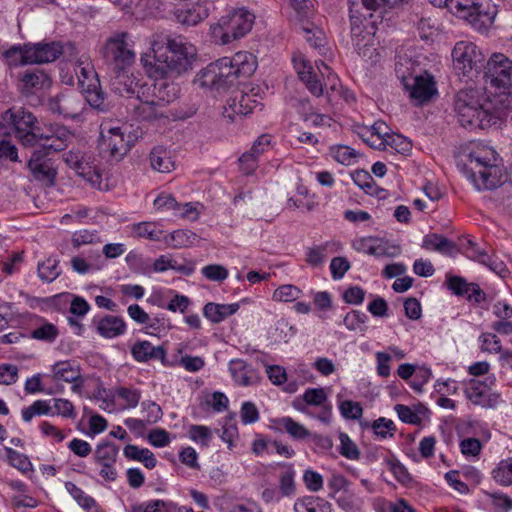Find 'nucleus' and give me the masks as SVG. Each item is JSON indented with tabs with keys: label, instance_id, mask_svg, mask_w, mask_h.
Instances as JSON below:
<instances>
[{
	"label": "nucleus",
	"instance_id": "nucleus-1",
	"mask_svg": "<svg viewBox=\"0 0 512 512\" xmlns=\"http://www.w3.org/2000/svg\"><path fill=\"white\" fill-rule=\"evenodd\" d=\"M153 56L141 57V63L149 76L165 78L169 74L181 75L192 69L197 50L182 36L165 33L153 35L151 42Z\"/></svg>",
	"mask_w": 512,
	"mask_h": 512
},
{
	"label": "nucleus",
	"instance_id": "nucleus-2",
	"mask_svg": "<svg viewBox=\"0 0 512 512\" xmlns=\"http://www.w3.org/2000/svg\"><path fill=\"white\" fill-rule=\"evenodd\" d=\"M99 53L103 63L116 79L124 77L136 59L134 41L127 31L113 32L105 39Z\"/></svg>",
	"mask_w": 512,
	"mask_h": 512
},
{
	"label": "nucleus",
	"instance_id": "nucleus-3",
	"mask_svg": "<svg viewBox=\"0 0 512 512\" xmlns=\"http://www.w3.org/2000/svg\"><path fill=\"white\" fill-rule=\"evenodd\" d=\"M454 109L460 125L468 130H484L496 124V117L490 113L477 99L474 91L457 93Z\"/></svg>",
	"mask_w": 512,
	"mask_h": 512
},
{
	"label": "nucleus",
	"instance_id": "nucleus-4",
	"mask_svg": "<svg viewBox=\"0 0 512 512\" xmlns=\"http://www.w3.org/2000/svg\"><path fill=\"white\" fill-rule=\"evenodd\" d=\"M444 7L479 32L486 31L494 21L495 11L491 0H449Z\"/></svg>",
	"mask_w": 512,
	"mask_h": 512
},
{
	"label": "nucleus",
	"instance_id": "nucleus-5",
	"mask_svg": "<svg viewBox=\"0 0 512 512\" xmlns=\"http://www.w3.org/2000/svg\"><path fill=\"white\" fill-rule=\"evenodd\" d=\"M62 54V46L57 42H40L13 46L5 52V57L14 65L42 64L55 61Z\"/></svg>",
	"mask_w": 512,
	"mask_h": 512
},
{
	"label": "nucleus",
	"instance_id": "nucleus-6",
	"mask_svg": "<svg viewBox=\"0 0 512 512\" xmlns=\"http://www.w3.org/2000/svg\"><path fill=\"white\" fill-rule=\"evenodd\" d=\"M255 16L247 10L239 9L222 16L211 26V33L222 45L237 40L249 33L254 24Z\"/></svg>",
	"mask_w": 512,
	"mask_h": 512
},
{
	"label": "nucleus",
	"instance_id": "nucleus-7",
	"mask_svg": "<svg viewBox=\"0 0 512 512\" xmlns=\"http://www.w3.org/2000/svg\"><path fill=\"white\" fill-rule=\"evenodd\" d=\"M464 171L478 190L496 189L507 181V174L501 166L490 164L475 153L469 155V164Z\"/></svg>",
	"mask_w": 512,
	"mask_h": 512
},
{
	"label": "nucleus",
	"instance_id": "nucleus-8",
	"mask_svg": "<svg viewBox=\"0 0 512 512\" xmlns=\"http://www.w3.org/2000/svg\"><path fill=\"white\" fill-rule=\"evenodd\" d=\"M231 63L229 57H223L210 63L197 73L194 83L201 88H209L218 92L228 89L237 80Z\"/></svg>",
	"mask_w": 512,
	"mask_h": 512
},
{
	"label": "nucleus",
	"instance_id": "nucleus-9",
	"mask_svg": "<svg viewBox=\"0 0 512 512\" xmlns=\"http://www.w3.org/2000/svg\"><path fill=\"white\" fill-rule=\"evenodd\" d=\"M484 80L500 93L512 90V60L502 53H494L484 65Z\"/></svg>",
	"mask_w": 512,
	"mask_h": 512
},
{
	"label": "nucleus",
	"instance_id": "nucleus-10",
	"mask_svg": "<svg viewBox=\"0 0 512 512\" xmlns=\"http://www.w3.org/2000/svg\"><path fill=\"white\" fill-rule=\"evenodd\" d=\"M406 0H348L350 22H351V35L355 38L364 37L365 27L363 20L367 16L372 17V11H377L382 8H394Z\"/></svg>",
	"mask_w": 512,
	"mask_h": 512
},
{
	"label": "nucleus",
	"instance_id": "nucleus-11",
	"mask_svg": "<svg viewBox=\"0 0 512 512\" xmlns=\"http://www.w3.org/2000/svg\"><path fill=\"white\" fill-rule=\"evenodd\" d=\"M3 120L9 123V127L14 130L15 137L25 147L36 145V136L38 128L36 117L24 108H10L3 113Z\"/></svg>",
	"mask_w": 512,
	"mask_h": 512
},
{
	"label": "nucleus",
	"instance_id": "nucleus-12",
	"mask_svg": "<svg viewBox=\"0 0 512 512\" xmlns=\"http://www.w3.org/2000/svg\"><path fill=\"white\" fill-rule=\"evenodd\" d=\"M455 70L467 75L473 70L478 72L484 68V56L474 43L461 41L452 50Z\"/></svg>",
	"mask_w": 512,
	"mask_h": 512
},
{
	"label": "nucleus",
	"instance_id": "nucleus-13",
	"mask_svg": "<svg viewBox=\"0 0 512 512\" xmlns=\"http://www.w3.org/2000/svg\"><path fill=\"white\" fill-rule=\"evenodd\" d=\"M101 137V150L108 153L110 162L117 163L121 161L134 144L132 136H125V131L121 127H110L107 129V134L102 129Z\"/></svg>",
	"mask_w": 512,
	"mask_h": 512
},
{
	"label": "nucleus",
	"instance_id": "nucleus-14",
	"mask_svg": "<svg viewBox=\"0 0 512 512\" xmlns=\"http://www.w3.org/2000/svg\"><path fill=\"white\" fill-rule=\"evenodd\" d=\"M48 108L51 112L64 117L76 118L83 108V95L74 90H67L48 100Z\"/></svg>",
	"mask_w": 512,
	"mask_h": 512
},
{
	"label": "nucleus",
	"instance_id": "nucleus-15",
	"mask_svg": "<svg viewBox=\"0 0 512 512\" xmlns=\"http://www.w3.org/2000/svg\"><path fill=\"white\" fill-rule=\"evenodd\" d=\"M126 107L136 120L154 121L168 117L164 109L156 106L145 91H142L141 95L138 94L136 98H131Z\"/></svg>",
	"mask_w": 512,
	"mask_h": 512
},
{
	"label": "nucleus",
	"instance_id": "nucleus-16",
	"mask_svg": "<svg viewBox=\"0 0 512 512\" xmlns=\"http://www.w3.org/2000/svg\"><path fill=\"white\" fill-rule=\"evenodd\" d=\"M155 79V82L147 88L146 95L155 102L156 106L163 109L177 98L178 88L174 83L168 82L164 78L158 77Z\"/></svg>",
	"mask_w": 512,
	"mask_h": 512
},
{
	"label": "nucleus",
	"instance_id": "nucleus-17",
	"mask_svg": "<svg viewBox=\"0 0 512 512\" xmlns=\"http://www.w3.org/2000/svg\"><path fill=\"white\" fill-rule=\"evenodd\" d=\"M406 90L412 99L416 100L418 104L431 99L437 93L433 77L425 72L423 75L416 76L412 79V84L405 83Z\"/></svg>",
	"mask_w": 512,
	"mask_h": 512
},
{
	"label": "nucleus",
	"instance_id": "nucleus-18",
	"mask_svg": "<svg viewBox=\"0 0 512 512\" xmlns=\"http://www.w3.org/2000/svg\"><path fill=\"white\" fill-rule=\"evenodd\" d=\"M209 6L210 3L207 1H197L191 5H186L176 10V19L183 25H197L208 17L210 11Z\"/></svg>",
	"mask_w": 512,
	"mask_h": 512
},
{
	"label": "nucleus",
	"instance_id": "nucleus-19",
	"mask_svg": "<svg viewBox=\"0 0 512 512\" xmlns=\"http://www.w3.org/2000/svg\"><path fill=\"white\" fill-rule=\"evenodd\" d=\"M20 89L25 94L50 87L51 78L43 70L31 69L19 74Z\"/></svg>",
	"mask_w": 512,
	"mask_h": 512
},
{
	"label": "nucleus",
	"instance_id": "nucleus-20",
	"mask_svg": "<svg viewBox=\"0 0 512 512\" xmlns=\"http://www.w3.org/2000/svg\"><path fill=\"white\" fill-rule=\"evenodd\" d=\"M231 376L239 385L250 386L259 382L258 371L242 359H233L229 363Z\"/></svg>",
	"mask_w": 512,
	"mask_h": 512
},
{
	"label": "nucleus",
	"instance_id": "nucleus-21",
	"mask_svg": "<svg viewBox=\"0 0 512 512\" xmlns=\"http://www.w3.org/2000/svg\"><path fill=\"white\" fill-rule=\"evenodd\" d=\"M256 95L247 94L240 92L239 95H236L234 98H230L227 101V106L225 107V115L234 120L233 115H248L253 111L254 108L258 107L260 104L254 99Z\"/></svg>",
	"mask_w": 512,
	"mask_h": 512
},
{
	"label": "nucleus",
	"instance_id": "nucleus-22",
	"mask_svg": "<svg viewBox=\"0 0 512 512\" xmlns=\"http://www.w3.org/2000/svg\"><path fill=\"white\" fill-rule=\"evenodd\" d=\"M81 87L83 101H86L93 109L99 112H106L110 109V104L106 101L105 93L102 91L98 80H92V83L87 85H84V81H81Z\"/></svg>",
	"mask_w": 512,
	"mask_h": 512
},
{
	"label": "nucleus",
	"instance_id": "nucleus-23",
	"mask_svg": "<svg viewBox=\"0 0 512 512\" xmlns=\"http://www.w3.org/2000/svg\"><path fill=\"white\" fill-rule=\"evenodd\" d=\"M134 359L138 362H146L151 359H159L162 364L168 365L166 350L163 346L154 347L149 341H138L131 349Z\"/></svg>",
	"mask_w": 512,
	"mask_h": 512
},
{
	"label": "nucleus",
	"instance_id": "nucleus-24",
	"mask_svg": "<svg viewBox=\"0 0 512 512\" xmlns=\"http://www.w3.org/2000/svg\"><path fill=\"white\" fill-rule=\"evenodd\" d=\"M231 67L234 68L236 78L250 77L256 71V57L249 52H238L230 58Z\"/></svg>",
	"mask_w": 512,
	"mask_h": 512
},
{
	"label": "nucleus",
	"instance_id": "nucleus-25",
	"mask_svg": "<svg viewBox=\"0 0 512 512\" xmlns=\"http://www.w3.org/2000/svg\"><path fill=\"white\" fill-rule=\"evenodd\" d=\"M239 309L238 303L233 304H217L209 302L203 308V315L212 323H220L227 317L235 314Z\"/></svg>",
	"mask_w": 512,
	"mask_h": 512
},
{
	"label": "nucleus",
	"instance_id": "nucleus-26",
	"mask_svg": "<svg viewBox=\"0 0 512 512\" xmlns=\"http://www.w3.org/2000/svg\"><path fill=\"white\" fill-rule=\"evenodd\" d=\"M422 247L426 250H434L445 255H452L456 251V244L437 233L428 234L424 237Z\"/></svg>",
	"mask_w": 512,
	"mask_h": 512
},
{
	"label": "nucleus",
	"instance_id": "nucleus-27",
	"mask_svg": "<svg viewBox=\"0 0 512 512\" xmlns=\"http://www.w3.org/2000/svg\"><path fill=\"white\" fill-rule=\"evenodd\" d=\"M125 330V322L120 317L114 315L105 316L97 325L98 333L106 338H113L122 335Z\"/></svg>",
	"mask_w": 512,
	"mask_h": 512
},
{
	"label": "nucleus",
	"instance_id": "nucleus-28",
	"mask_svg": "<svg viewBox=\"0 0 512 512\" xmlns=\"http://www.w3.org/2000/svg\"><path fill=\"white\" fill-rule=\"evenodd\" d=\"M52 132L54 135L51 136L53 138L52 142L44 143V148L53 152L63 151L74 137L67 127L58 124L52 125Z\"/></svg>",
	"mask_w": 512,
	"mask_h": 512
},
{
	"label": "nucleus",
	"instance_id": "nucleus-29",
	"mask_svg": "<svg viewBox=\"0 0 512 512\" xmlns=\"http://www.w3.org/2000/svg\"><path fill=\"white\" fill-rule=\"evenodd\" d=\"M462 245L469 258L487 265L491 270L501 275V272L497 270L498 264L492 261L487 252L484 249H481L477 243L471 239H467Z\"/></svg>",
	"mask_w": 512,
	"mask_h": 512
},
{
	"label": "nucleus",
	"instance_id": "nucleus-30",
	"mask_svg": "<svg viewBox=\"0 0 512 512\" xmlns=\"http://www.w3.org/2000/svg\"><path fill=\"white\" fill-rule=\"evenodd\" d=\"M486 392H488L487 386L475 379L470 380L468 387L465 389L466 397L474 404L483 407H494V403L486 402Z\"/></svg>",
	"mask_w": 512,
	"mask_h": 512
},
{
	"label": "nucleus",
	"instance_id": "nucleus-31",
	"mask_svg": "<svg viewBox=\"0 0 512 512\" xmlns=\"http://www.w3.org/2000/svg\"><path fill=\"white\" fill-rule=\"evenodd\" d=\"M299 21V29L304 34V37L310 46L315 49L323 47L325 44L324 32L309 21H304L302 19H299Z\"/></svg>",
	"mask_w": 512,
	"mask_h": 512
},
{
	"label": "nucleus",
	"instance_id": "nucleus-32",
	"mask_svg": "<svg viewBox=\"0 0 512 512\" xmlns=\"http://www.w3.org/2000/svg\"><path fill=\"white\" fill-rule=\"evenodd\" d=\"M53 377L55 380H63L65 382L80 380V371L70 361H60L52 366Z\"/></svg>",
	"mask_w": 512,
	"mask_h": 512
},
{
	"label": "nucleus",
	"instance_id": "nucleus-33",
	"mask_svg": "<svg viewBox=\"0 0 512 512\" xmlns=\"http://www.w3.org/2000/svg\"><path fill=\"white\" fill-rule=\"evenodd\" d=\"M151 167L161 173H168L174 169V162L169 153L162 148H154L150 153Z\"/></svg>",
	"mask_w": 512,
	"mask_h": 512
},
{
	"label": "nucleus",
	"instance_id": "nucleus-34",
	"mask_svg": "<svg viewBox=\"0 0 512 512\" xmlns=\"http://www.w3.org/2000/svg\"><path fill=\"white\" fill-rule=\"evenodd\" d=\"M119 448L113 443L105 442L96 447L93 458L98 465L116 463Z\"/></svg>",
	"mask_w": 512,
	"mask_h": 512
},
{
	"label": "nucleus",
	"instance_id": "nucleus-35",
	"mask_svg": "<svg viewBox=\"0 0 512 512\" xmlns=\"http://www.w3.org/2000/svg\"><path fill=\"white\" fill-rule=\"evenodd\" d=\"M61 274L59 269V260L49 257L38 264V276L42 281L51 283Z\"/></svg>",
	"mask_w": 512,
	"mask_h": 512
},
{
	"label": "nucleus",
	"instance_id": "nucleus-36",
	"mask_svg": "<svg viewBox=\"0 0 512 512\" xmlns=\"http://www.w3.org/2000/svg\"><path fill=\"white\" fill-rule=\"evenodd\" d=\"M197 235L190 230H176L165 237V241L174 248L187 247L197 240Z\"/></svg>",
	"mask_w": 512,
	"mask_h": 512
},
{
	"label": "nucleus",
	"instance_id": "nucleus-37",
	"mask_svg": "<svg viewBox=\"0 0 512 512\" xmlns=\"http://www.w3.org/2000/svg\"><path fill=\"white\" fill-rule=\"evenodd\" d=\"M375 245H370L365 252L376 257H396L401 253V247L396 244L389 245L381 239H374Z\"/></svg>",
	"mask_w": 512,
	"mask_h": 512
},
{
	"label": "nucleus",
	"instance_id": "nucleus-38",
	"mask_svg": "<svg viewBox=\"0 0 512 512\" xmlns=\"http://www.w3.org/2000/svg\"><path fill=\"white\" fill-rule=\"evenodd\" d=\"M65 488L68 493L76 500V502L86 511L97 508L95 499L91 496L85 495L83 490L77 487L74 483L66 482Z\"/></svg>",
	"mask_w": 512,
	"mask_h": 512
},
{
	"label": "nucleus",
	"instance_id": "nucleus-39",
	"mask_svg": "<svg viewBox=\"0 0 512 512\" xmlns=\"http://www.w3.org/2000/svg\"><path fill=\"white\" fill-rule=\"evenodd\" d=\"M277 424L285 429V431L294 439H305L310 436L309 430L290 417L278 419Z\"/></svg>",
	"mask_w": 512,
	"mask_h": 512
},
{
	"label": "nucleus",
	"instance_id": "nucleus-40",
	"mask_svg": "<svg viewBox=\"0 0 512 512\" xmlns=\"http://www.w3.org/2000/svg\"><path fill=\"white\" fill-rule=\"evenodd\" d=\"M361 425L363 428L371 427L374 434L381 438H386L388 435L393 436V432L396 431L394 422L384 417L374 420L371 424L365 422L361 423Z\"/></svg>",
	"mask_w": 512,
	"mask_h": 512
},
{
	"label": "nucleus",
	"instance_id": "nucleus-41",
	"mask_svg": "<svg viewBox=\"0 0 512 512\" xmlns=\"http://www.w3.org/2000/svg\"><path fill=\"white\" fill-rule=\"evenodd\" d=\"M492 475L500 485H512V458L501 461L493 470Z\"/></svg>",
	"mask_w": 512,
	"mask_h": 512
},
{
	"label": "nucleus",
	"instance_id": "nucleus-42",
	"mask_svg": "<svg viewBox=\"0 0 512 512\" xmlns=\"http://www.w3.org/2000/svg\"><path fill=\"white\" fill-rule=\"evenodd\" d=\"M133 232L138 237L148 238L153 241H159L162 237V230H160L157 224L153 222L134 224Z\"/></svg>",
	"mask_w": 512,
	"mask_h": 512
},
{
	"label": "nucleus",
	"instance_id": "nucleus-43",
	"mask_svg": "<svg viewBox=\"0 0 512 512\" xmlns=\"http://www.w3.org/2000/svg\"><path fill=\"white\" fill-rule=\"evenodd\" d=\"M302 291L295 285L286 284L278 287L273 293V299L280 302H293L297 300Z\"/></svg>",
	"mask_w": 512,
	"mask_h": 512
},
{
	"label": "nucleus",
	"instance_id": "nucleus-44",
	"mask_svg": "<svg viewBox=\"0 0 512 512\" xmlns=\"http://www.w3.org/2000/svg\"><path fill=\"white\" fill-rule=\"evenodd\" d=\"M76 173L83 177L88 182L95 184L100 181V173L92 162L87 161L84 157L82 158L79 166L75 169Z\"/></svg>",
	"mask_w": 512,
	"mask_h": 512
},
{
	"label": "nucleus",
	"instance_id": "nucleus-45",
	"mask_svg": "<svg viewBox=\"0 0 512 512\" xmlns=\"http://www.w3.org/2000/svg\"><path fill=\"white\" fill-rule=\"evenodd\" d=\"M51 413V406L45 400H37L32 405L22 409V418L30 422L35 415H48Z\"/></svg>",
	"mask_w": 512,
	"mask_h": 512
},
{
	"label": "nucleus",
	"instance_id": "nucleus-46",
	"mask_svg": "<svg viewBox=\"0 0 512 512\" xmlns=\"http://www.w3.org/2000/svg\"><path fill=\"white\" fill-rule=\"evenodd\" d=\"M28 168L37 180L47 181L50 183L54 182L56 172L54 169L50 167V165L47 162L39 164L32 163Z\"/></svg>",
	"mask_w": 512,
	"mask_h": 512
},
{
	"label": "nucleus",
	"instance_id": "nucleus-47",
	"mask_svg": "<svg viewBox=\"0 0 512 512\" xmlns=\"http://www.w3.org/2000/svg\"><path fill=\"white\" fill-rule=\"evenodd\" d=\"M6 452L9 462L13 467L24 473L32 471V464L26 455L19 453L12 448H6Z\"/></svg>",
	"mask_w": 512,
	"mask_h": 512
},
{
	"label": "nucleus",
	"instance_id": "nucleus-48",
	"mask_svg": "<svg viewBox=\"0 0 512 512\" xmlns=\"http://www.w3.org/2000/svg\"><path fill=\"white\" fill-rule=\"evenodd\" d=\"M353 182L363 189L365 193H375L372 189H375V181L373 177L365 170H356L351 174Z\"/></svg>",
	"mask_w": 512,
	"mask_h": 512
},
{
	"label": "nucleus",
	"instance_id": "nucleus-49",
	"mask_svg": "<svg viewBox=\"0 0 512 512\" xmlns=\"http://www.w3.org/2000/svg\"><path fill=\"white\" fill-rule=\"evenodd\" d=\"M367 320V315L361 311L353 310L350 313H348L344 317V325L347 329L354 331V330H365V322Z\"/></svg>",
	"mask_w": 512,
	"mask_h": 512
},
{
	"label": "nucleus",
	"instance_id": "nucleus-50",
	"mask_svg": "<svg viewBox=\"0 0 512 512\" xmlns=\"http://www.w3.org/2000/svg\"><path fill=\"white\" fill-rule=\"evenodd\" d=\"M446 284L448 289L457 296H466L471 285L465 278L455 275H447Z\"/></svg>",
	"mask_w": 512,
	"mask_h": 512
},
{
	"label": "nucleus",
	"instance_id": "nucleus-51",
	"mask_svg": "<svg viewBox=\"0 0 512 512\" xmlns=\"http://www.w3.org/2000/svg\"><path fill=\"white\" fill-rule=\"evenodd\" d=\"M340 453L344 457L357 460L360 457V451L356 444L350 439V437L346 433H340Z\"/></svg>",
	"mask_w": 512,
	"mask_h": 512
},
{
	"label": "nucleus",
	"instance_id": "nucleus-52",
	"mask_svg": "<svg viewBox=\"0 0 512 512\" xmlns=\"http://www.w3.org/2000/svg\"><path fill=\"white\" fill-rule=\"evenodd\" d=\"M390 146L396 152L405 154L412 148V143L400 134H390L385 141V147Z\"/></svg>",
	"mask_w": 512,
	"mask_h": 512
},
{
	"label": "nucleus",
	"instance_id": "nucleus-53",
	"mask_svg": "<svg viewBox=\"0 0 512 512\" xmlns=\"http://www.w3.org/2000/svg\"><path fill=\"white\" fill-rule=\"evenodd\" d=\"M58 336V329L51 323H46L31 332V337L37 340L53 342Z\"/></svg>",
	"mask_w": 512,
	"mask_h": 512
},
{
	"label": "nucleus",
	"instance_id": "nucleus-54",
	"mask_svg": "<svg viewBox=\"0 0 512 512\" xmlns=\"http://www.w3.org/2000/svg\"><path fill=\"white\" fill-rule=\"evenodd\" d=\"M331 153L334 159L343 165H349L351 160L356 157V151L346 145L331 147Z\"/></svg>",
	"mask_w": 512,
	"mask_h": 512
},
{
	"label": "nucleus",
	"instance_id": "nucleus-55",
	"mask_svg": "<svg viewBox=\"0 0 512 512\" xmlns=\"http://www.w3.org/2000/svg\"><path fill=\"white\" fill-rule=\"evenodd\" d=\"M342 416L346 419H359L362 416L363 409L358 402L345 400L339 405Z\"/></svg>",
	"mask_w": 512,
	"mask_h": 512
},
{
	"label": "nucleus",
	"instance_id": "nucleus-56",
	"mask_svg": "<svg viewBox=\"0 0 512 512\" xmlns=\"http://www.w3.org/2000/svg\"><path fill=\"white\" fill-rule=\"evenodd\" d=\"M327 400V395L323 388H309L303 394V401L307 405L321 406Z\"/></svg>",
	"mask_w": 512,
	"mask_h": 512
},
{
	"label": "nucleus",
	"instance_id": "nucleus-57",
	"mask_svg": "<svg viewBox=\"0 0 512 512\" xmlns=\"http://www.w3.org/2000/svg\"><path fill=\"white\" fill-rule=\"evenodd\" d=\"M116 394L119 398L123 399L127 403V407L135 408L141 398V393L138 389L120 387L116 390Z\"/></svg>",
	"mask_w": 512,
	"mask_h": 512
},
{
	"label": "nucleus",
	"instance_id": "nucleus-58",
	"mask_svg": "<svg viewBox=\"0 0 512 512\" xmlns=\"http://www.w3.org/2000/svg\"><path fill=\"white\" fill-rule=\"evenodd\" d=\"M394 409L402 422L415 425L421 423V418L418 413L413 411L409 406L397 404Z\"/></svg>",
	"mask_w": 512,
	"mask_h": 512
},
{
	"label": "nucleus",
	"instance_id": "nucleus-59",
	"mask_svg": "<svg viewBox=\"0 0 512 512\" xmlns=\"http://www.w3.org/2000/svg\"><path fill=\"white\" fill-rule=\"evenodd\" d=\"M141 406L143 411L147 413L146 416L144 417L147 424L156 423L158 420L162 418V409L155 402L143 401Z\"/></svg>",
	"mask_w": 512,
	"mask_h": 512
},
{
	"label": "nucleus",
	"instance_id": "nucleus-60",
	"mask_svg": "<svg viewBox=\"0 0 512 512\" xmlns=\"http://www.w3.org/2000/svg\"><path fill=\"white\" fill-rule=\"evenodd\" d=\"M18 380V368L13 364L0 365V384L12 385Z\"/></svg>",
	"mask_w": 512,
	"mask_h": 512
},
{
	"label": "nucleus",
	"instance_id": "nucleus-61",
	"mask_svg": "<svg viewBox=\"0 0 512 512\" xmlns=\"http://www.w3.org/2000/svg\"><path fill=\"white\" fill-rule=\"evenodd\" d=\"M202 274L212 281H223L228 276V270L222 265L210 264L202 269Z\"/></svg>",
	"mask_w": 512,
	"mask_h": 512
},
{
	"label": "nucleus",
	"instance_id": "nucleus-62",
	"mask_svg": "<svg viewBox=\"0 0 512 512\" xmlns=\"http://www.w3.org/2000/svg\"><path fill=\"white\" fill-rule=\"evenodd\" d=\"M325 251L326 245L309 248L306 254V262L313 267L322 265L325 259Z\"/></svg>",
	"mask_w": 512,
	"mask_h": 512
},
{
	"label": "nucleus",
	"instance_id": "nucleus-63",
	"mask_svg": "<svg viewBox=\"0 0 512 512\" xmlns=\"http://www.w3.org/2000/svg\"><path fill=\"white\" fill-rule=\"evenodd\" d=\"M125 260L130 269L137 273L144 272L150 266L148 261L133 251L127 254Z\"/></svg>",
	"mask_w": 512,
	"mask_h": 512
},
{
	"label": "nucleus",
	"instance_id": "nucleus-64",
	"mask_svg": "<svg viewBox=\"0 0 512 512\" xmlns=\"http://www.w3.org/2000/svg\"><path fill=\"white\" fill-rule=\"evenodd\" d=\"M350 268V264L345 257H334L331 260L330 270L333 279H341Z\"/></svg>",
	"mask_w": 512,
	"mask_h": 512
}]
</instances>
